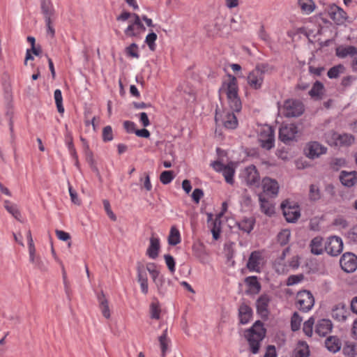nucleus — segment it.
Returning a JSON list of instances; mask_svg holds the SVG:
<instances>
[{
	"mask_svg": "<svg viewBox=\"0 0 357 357\" xmlns=\"http://www.w3.org/2000/svg\"><path fill=\"white\" fill-rule=\"evenodd\" d=\"M98 300L99 302V307L104 317L106 319L110 318V310L109 307V303L105 298V295L102 291L98 295Z\"/></svg>",
	"mask_w": 357,
	"mask_h": 357,
	"instance_id": "obj_28",
	"label": "nucleus"
},
{
	"mask_svg": "<svg viewBox=\"0 0 357 357\" xmlns=\"http://www.w3.org/2000/svg\"><path fill=\"white\" fill-rule=\"evenodd\" d=\"M302 319L298 313L295 312L291 319V328L292 331H297L299 330L301 324Z\"/></svg>",
	"mask_w": 357,
	"mask_h": 357,
	"instance_id": "obj_46",
	"label": "nucleus"
},
{
	"mask_svg": "<svg viewBox=\"0 0 357 357\" xmlns=\"http://www.w3.org/2000/svg\"><path fill=\"white\" fill-rule=\"evenodd\" d=\"M254 69L264 76L265 73L273 70L274 68L267 63H257Z\"/></svg>",
	"mask_w": 357,
	"mask_h": 357,
	"instance_id": "obj_52",
	"label": "nucleus"
},
{
	"mask_svg": "<svg viewBox=\"0 0 357 357\" xmlns=\"http://www.w3.org/2000/svg\"><path fill=\"white\" fill-rule=\"evenodd\" d=\"M13 115V110L12 105H11L10 102H8L7 106H6V116L8 119L9 128H10V133H11L12 139H13V137H14Z\"/></svg>",
	"mask_w": 357,
	"mask_h": 357,
	"instance_id": "obj_43",
	"label": "nucleus"
},
{
	"mask_svg": "<svg viewBox=\"0 0 357 357\" xmlns=\"http://www.w3.org/2000/svg\"><path fill=\"white\" fill-rule=\"evenodd\" d=\"M244 282L248 287L246 291L248 294H257L261 291V286L257 276H248L245 278Z\"/></svg>",
	"mask_w": 357,
	"mask_h": 357,
	"instance_id": "obj_20",
	"label": "nucleus"
},
{
	"mask_svg": "<svg viewBox=\"0 0 357 357\" xmlns=\"http://www.w3.org/2000/svg\"><path fill=\"white\" fill-rule=\"evenodd\" d=\"M137 281L141 282L142 280H147V274L146 271V268L143 263L141 261H138L137 263Z\"/></svg>",
	"mask_w": 357,
	"mask_h": 357,
	"instance_id": "obj_42",
	"label": "nucleus"
},
{
	"mask_svg": "<svg viewBox=\"0 0 357 357\" xmlns=\"http://www.w3.org/2000/svg\"><path fill=\"white\" fill-rule=\"evenodd\" d=\"M252 308L245 303H242L238 308V317L241 324H247L252 317Z\"/></svg>",
	"mask_w": 357,
	"mask_h": 357,
	"instance_id": "obj_19",
	"label": "nucleus"
},
{
	"mask_svg": "<svg viewBox=\"0 0 357 357\" xmlns=\"http://www.w3.org/2000/svg\"><path fill=\"white\" fill-rule=\"evenodd\" d=\"M40 9L45 20L52 19L54 15V8L50 0H40Z\"/></svg>",
	"mask_w": 357,
	"mask_h": 357,
	"instance_id": "obj_26",
	"label": "nucleus"
},
{
	"mask_svg": "<svg viewBox=\"0 0 357 357\" xmlns=\"http://www.w3.org/2000/svg\"><path fill=\"white\" fill-rule=\"evenodd\" d=\"M262 188L264 192L268 195L276 196L278 193L279 185L278 182L269 177L263 178Z\"/></svg>",
	"mask_w": 357,
	"mask_h": 357,
	"instance_id": "obj_16",
	"label": "nucleus"
},
{
	"mask_svg": "<svg viewBox=\"0 0 357 357\" xmlns=\"http://www.w3.org/2000/svg\"><path fill=\"white\" fill-rule=\"evenodd\" d=\"M68 190H69V194L70 196L71 202L76 205H78V206L80 205L81 200L78 198L77 192L75 190H73V188L70 185V183H68Z\"/></svg>",
	"mask_w": 357,
	"mask_h": 357,
	"instance_id": "obj_57",
	"label": "nucleus"
},
{
	"mask_svg": "<svg viewBox=\"0 0 357 357\" xmlns=\"http://www.w3.org/2000/svg\"><path fill=\"white\" fill-rule=\"evenodd\" d=\"M304 279V275L303 274L298 275H291L288 277L287 280V285L292 286L298 282H301Z\"/></svg>",
	"mask_w": 357,
	"mask_h": 357,
	"instance_id": "obj_54",
	"label": "nucleus"
},
{
	"mask_svg": "<svg viewBox=\"0 0 357 357\" xmlns=\"http://www.w3.org/2000/svg\"><path fill=\"white\" fill-rule=\"evenodd\" d=\"M264 75L253 69L247 77L248 84L253 89H260L264 82Z\"/></svg>",
	"mask_w": 357,
	"mask_h": 357,
	"instance_id": "obj_14",
	"label": "nucleus"
},
{
	"mask_svg": "<svg viewBox=\"0 0 357 357\" xmlns=\"http://www.w3.org/2000/svg\"><path fill=\"white\" fill-rule=\"evenodd\" d=\"M137 50L138 45L136 43H133L126 48L125 52L127 54V56L130 57L138 59L139 57V54L137 52Z\"/></svg>",
	"mask_w": 357,
	"mask_h": 357,
	"instance_id": "obj_50",
	"label": "nucleus"
},
{
	"mask_svg": "<svg viewBox=\"0 0 357 357\" xmlns=\"http://www.w3.org/2000/svg\"><path fill=\"white\" fill-rule=\"evenodd\" d=\"M45 22L46 25L47 34L50 36L51 38H54L55 36V29L53 27L52 19L45 20Z\"/></svg>",
	"mask_w": 357,
	"mask_h": 357,
	"instance_id": "obj_60",
	"label": "nucleus"
},
{
	"mask_svg": "<svg viewBox=\"0 0 357 357\" xmlns=\"http://www.w3.org/2000/svg\"><path fill=\"white\" fill-rule=\"evenodd\" d=\"M346 305L343 303H340L335 305L332 309V317L338 321H344L347 319Z\"/></svg>",
	"mask_w": 357,
	"mask_h": 357,
	"instance_id": "obj_24",
	"label": "nucleus"
},
{
	"mask_svg": "<svg viewBox=\"0 0 357 357\" xmlns=\"http://www.w3.org/2000/svg\"><path fill=\"white\" fill-rule=\"evenodd\" d=\"M258 141L261 148L269 151L275 146V132L272 127L268 126L261 130Z\"/></svg>",
	"mask_w": 357,
	"mask_h": 357,
	"instance_id": "obj_4",
	"label": "nucleus"
},
{
	"mask_svg": "<svg viewBox=\"0 0 357 357\" xmlns=\"http://www.w3.org/2000/svg\"><path fill=\"white\" fill-rule=\"evenodd\" d=\"M135 123L130 121H126L123 123V128L128 133H135Z\"/></svg>",
	"mask_w": 357,
	"mask_h": 357,
	"instance_id": "obj_62",
	"label": "nucleus"
},
{
	"mask_svg": "<svg viewBox=\"0 0 357 357\" xmlns=\"http://www.w3.org/2000/svg\"><path fill=\"white\" fill-rule=\"evenodd\" d=\"M298 4L302 11L307 14L311 13L315 8L312 0H298Z\"/></svg>",
	"mask_w": 357,
	"mask_h": 357,
	"instance_id": "obj_37",
	"label": "nucleus"
},
{
	"mask_svg": "<svg viewBox=\"0 0 357 357\" xmlns=\"http://www.w3.org/2000/svg\"><path fill=\"white\" fill-rule=\"evenodd\" d=\"M324 89V84L319 81H316L309 91V95L312 98L317 97L318 99H321V96L323 95Z\"/></svg>",
	"mask_w": 357,
	"mask_h": 357,
	"instance_id": "obj_35",
	"label": "nucleus"
},
{
	"mask_svg": "<svg viewBox=\"0 0 357 357\" xmlns=\"http://www.w3.org/2000/svg\"><path fill=\"white\" fill-rule=\"evenodd\" d=\"M266 329L261 321H256L253 325L244 333V336L247 340L250 350L253 354L259 352L261 342L266 337Z\"/></svg>",
	"mask_w": 357,
	"mask_h": 357,
	"instance_id": "obj_2",
	"label": "nucleus"
},
{
	"mask_svg": "<svg viewBox=\"0 0 357 357\" xmlns=\"http://www.w3.org/2000/svg\"><path fill=\"white\" fill-rule=\"evenodd\" d=\"M155 284L157 287L158 294L164 296L169 291V288L172 286V282L169 279L166 280L165 276L161 275L160 280L158 281Z\"/></svg>",
	"mask_w": 357,
	"mask_h": 357,
	"instance_id": "obj_30",
	"label": "nucleus"
},
{
	"mask_svg": "<svg viewBox=\"0 0 357 357\" xmlns=\"http://www.w3.org/2000/svg\"><path fill=\"white\" fill-rule=\"evenodd\" d=\"M281 208L288 222H296L301 216L299 206L297 203L285 200L281 204Z\"/></svg>",
	"mask_w": 357,
	"mask_h": 357,
	"instance_id": "obj_3",
	"label": "nucleus"
},
{
	"mask_svg": "<svg viewBox=\"0 0 357 357\" xmlns=\"http://www.w3.org/2000/svg\"><path fill=\"white\" fill-rule=\"evenodd\" d=\"M348 238L351 241L357 243V227H354L348 232Z\"/></svg>",
	"mask_w": 357,
	"mask_h": 357,
	"instance_id": "obj_64",
	"label": "nucleus"
},
{
	"mask_svg": "<svg viewBox=\"0 0 357 357\" xmlns=\"http://www.w3.org/2000/svg\"><path fill=\"white\" fill-rule=\"evenodd\" d=\"M33 265L35 268L38 269L41 272H47L48 271L47 266L42 260L40 256H36L33 257V261H30Z\"/></svg>",
	"mask_w": 357,
	"mask_h": 357,
	"instance_id": "obj_47",
	"label": "nucleus"
},
{
	"mask_svg": "<svg viewBox=\"0 0 357 357\" xmlns=\"http://www.w3.org/2000/svg\"><path fill=\"white\" fill-rule=\"evenodd\" d=\"M333 324L328 319H322L317 321L315 326V333L320 337H325L331 332Z\"/></svg>",
	"mask_w": 357,
	"mask_h": 357,
	"instance_id": "obj_15",
	"label": "nucleus"
},
{
	"mask_svg": "<svg viewBox=\"0 0 357 357\" xmlns=\"http://www.w3.org/2000/svg\"><path fill=\"white\" fill-rule=\"evenodd\" d=\"M291 232L289 229H283L278 234V242L280 245L284 246L287 245L290 238Z\"/></svg>",
	"mask_w": 357,
	"mask_h": 357,
	"instance_id": "obj_40",
	"label": "nucleus"
},
{
	"mask_svg": "<svg viewBox=\"0 0 357 357\" xmlns=\"http://www.w3.org/2000/svg\"><path fill=\"white\" fill-rule=\"evenodd\" d=\"M54 96L57 110L60 114H63L64 112V107L63 106V98L61 91L60 89H56L54 91Z\"/></svg>",
	"mask_w": 357,
	"mask_h": 357,
	"instance_id": "obj_41",
	"label": "nucleus"
},
{
	"mask_svg": "<svg viewBox=\"0 0 357 357\" xmlns=\"http://www.w3.org/2000/svg\"><path fill=\"white\" fill-rule=\"evenodd\" d=\"M229 81L228 82H223L222 86L220 88L219 93L225 89L228 100V103L232 112H227L225 119H220L221 115L218 112V109L215 110V121L218 123L221 121L224 126L227 129H235L238 126V120L235 112H239L242 109V103L238 96V86L237 79L235 76L228 74Z\"/></svg>",
	"mask_w": 357,
	"mask_h": 357,
	"instance_id": "obj_1",
	"label": "nucleus"
},
{
	"mask_svg": "<svg viewBox=\"0 0 357 357\" xmlns=\"http://www.w3.org/2000/svg\"><path fill=\"white\" fill-rule=\"evenodd\" d=\"M327 10L331 19L337 25L343 24L347 19V13L335 4L329 6Z\"/></svg>",
	"mask_w": 357,
	"mask_h": 357,
	"instance_id": "obj_11",
	"label": "nucleus"
},
{
	"mask_svg": "<svg viewBox=\"0 0 357 357\" xmlns=\"http://www.w3.org/2000/svg\"><path fill=\"white\" fill-rule=\"evenodd\" d=\"M4 207L15 219L20 220L21 213L15 204H12L8 200H6L4 202Z\"/></svg>",
	"mask_w": 357,
	"mask_h": 357,
	"instance_id": "obj_38",
	"label": "nucleus"
},
{
	"mask_svg": "<svg viewBox=\"0 0 357 357\" xmlns=\"http://www.w3.org/2000/svg\"><path fill=\"white\" fill-rule=\"evenodd\" d=\"M332 138L335 140V145L350 146L354 142V137L351 134L333 132Z\"/></svg>",
	"mask_w": 357,
	"mask_h": 357,
	"instance_id": "obj_23",
	"label": "nucleus"
},
{
	"mask_svg": "<svg viewBox=\"0 0 357 357\" xmlns=\"http://www.w3.org/2000/svg\"><path fill=\"white\" fill-rule=\"evenodd\" d=\"M309 198L314 202L321 198V191L319 188L314 184L310 185Z\"/></svg>",
	"mask_w": 357,
	"mask_h": 357,
	"instance_id": "obj_45",
	"label": "nucleus"
},
{
	"mask_svg": "<svg viewBox=\"0 0 357 357\" xmlns=\"http://www.w3.org/2000/svg\"><path fill=\"white\" fill-rule=\"evenodd\" d=\"M343 250V242L340 237L333 236L328 238L324 250L331 256H338Z\"/></svg>",
	"mask_w": 357,
	"mask_h": 357,
	"instance_id": "obj_8",
	"label": "nucleus"
},
{
	"mask_svg": "<svg viewBox=\"0 0 357 357\" xmlns=\"http://www.w3.org/2000/svg\"><path fill=\"white\" fill-rule=\"evenodd\" d=\"M325 345L328 351L336 353L340 350L342 344L337 337L330 336L326 338Z\"/></svg>",
	"mask_w": 357,
	"mask_h": 357,
	"instance_id": "obj_29",
	"label": "nucleus"
},
{
	"mask_svg": "<svg viewBox=\"0 0 357 357\" xmlns=\"http://www.w3.org/2000/svg\"><path fill=\"white\" fill-rule=\"evenodd\" d=\"M283 109L284 115L288 118L298 117L304 112L303 103L298 100L291 99L284 101Z\"/></svg>",
	"mask_w": 357,
	"mask_h": 357,
	"instance_id": "obj_6",
	"label": "nucleus"
},
{
	"mask_svg": "<svg viewBox=\"0 0 357 357\" xmlns=\"http://www.w3.org/2000/svg\"><path fill=\"white\" fill-rule=\"evenodd\" d=\"M181 242V235L176 226H172L168 236V243L170 245H176Z\"/></svg>",
	"mask_w": 357,
	"mask_h": 357,
	"instance_id": "obj_33",
	"label": "nucleus"
},
{
	"mask_svg": "<svg viewBox=\"0 0 357 357\" xmlns=\"http://www.w3.org/2000/svg\"><path fill=\"white\" fill-rule=\"evenodd\" d=\"M264 260L262 253L259 250L250 253L246 264L247 268L251 272H261V264Z\"/></svg>",
	"mask_w": 357,
	"mask_h": 357,
	"instance_id": "obj_12",
	"label": "nucleus"
},
{
	"mask_svg": "<svg viewBox=\"0 0 357 357\" xmlns=\"http://www.w3.org/2000/svg\"><path fill=\"white\" fill-rule=\"evenodd\" d=\"M158 341L160 342V349L168 345L169 340L167 337V329H165L162 334L158 337Z\"/></svg>",
	"mask_w": 357,
	"mask_h": 357,
	"instance_id": "obj_59",
	"label": "nucleus"
},
{
	"mask_svg": "<svg viewBox=\"0 0 357 357\" xmlns=\"http://www.w3.org/2000/svg\"><path fill=\"white\" fill-rule=\"evenodd\" d=\"M305 155L309 159H316L327 152V148L317 141L307 143L304 147Z\"/></svg>",
	"mask_w": 357,
	"mask_h": 357,
	"instance_id": "obj_7",
	"label": "nucleus"
},
{
	"mask_svg": "<svg viewBox=\"0 0 357 357\" xmlns=\"http://www.w3.org/2000/svg\"><path fill=\"white\" fill-rule=\"evenodd\" d=\"M132 17L135 19L134 22H132L134 26H136L137 29L143 31H145L146 28L143 23L142 22L140 17L137 13H132Z\"/></svg>",
	"mask_w": 357,
	"mask_h": 357,
	"instance_id": "obj_63",
	"label": "nucleus"
},
{
	"mask_svg": "<svg viewBox=\"0 0 357 357\" xmlns=\"http://www.w3.org/2000/svg\"><path fill=\"white\" fill-rule=\"evenodd\" d=\"M102 204H103L104 208H105L107 215L109 217V218L111 220H112L113 221H116V216L111 209V206H110L109 202L107 199H104L102 201Z\"/></svg>",
	"mask_w": 357,
	"mask_h": 357,
	"instance_id": "obj_56",
	"label": "nucleus"
},
{
	"mask_svg": "<svg viewBox=\"0 0 357 357\" xmlns=\"http://www.w3.org/2000/svg\"><path fill=\"white\" fill-rule=\"evenodd\" d=\"M347 162L344 158H335L330 162V167L333 171H338L341 167L346 166Z\"/></svg>",
	"mask_w": 357,
	"mask_h": 357,
	"instance_id": "obj_44",
	"label": "nucleus"
},
{
	"mask_svg": "<svg viewBox=\"0 0 357 357\" xmlns=\"http://www.w3.org/2000/svg\"><path fill=\"white\" fill-rule=\"evenodd\" d=\"M174 178V175L172 171H164L160 174V181L162 184L167 185L171 183Z\"/></svg>",
	"mask_w": 357,
	"mask_h": 357,
	"instance_id": "obj_49",
	"label": "nucleus"
},
{
	"mask_svg": "<svg viewBox=\"0 0 357 357\" xmlns=\"http://www.w3.org/2000/svg\"><path fill=\"white\" fill-rule=\"evenodd\" d=\"M55 233H56L57 238L59 240L63 241H67L70 240L71 238L69 233L66 232L62 230L56 229Z\"/></svg>",
	"mask_w": 357,
	"mask_h": 357,
	"instance_id": "obj_61",
	"label": "nucleus"
},
{
	"mask_svg": "<svg viewBox=\"0 0 357 357\" xmlns=\"http://www.w3.org/2000/svg\"><path fill=\"white\" fill-rule=\"evenodd\" d=\"M204 196V192L200 188H195L191 195L193 202L196 204H199L200 199Z\"/></svg>",
	"mask_w": 357,
	"mask_h": 357,
	"instance_id": "obj_58",
	"label": "nucleus"
},
{
	"mask_svg": "<svg viewBox=\"0 0 357 357\" xmlns=\"http://www.w3.org/2000/svg\"><path fill=\"white\" fill-rule=\"evenodd\" d=\"M296 303L300 310L307 312L313 307L314 298L310 291L302 290L298 291L296 295Z\"/></svg>",
	"mask_w": 357,
	"mask_h": 357,
	"instance_id": "obj_5",
	"label": "nucleus"
},
{
	"mask_svg": "<svg viewBox=\"0 0 357 357\" xmlns=\"http://www.w3.org/2000/svg\"><path fill=\"white\" fill-rule=\"evenodd\" d=\"M160 249V239L154 237L153 234L150 238V244L146 250V255L153 259L158 257L159 251Z\"/></svg>",
	"mask_w": 357,
	"mask_h": 357,
	"instance_id": "obj_21",
	"label": "nucleus"
},
{
	"mask_svg": "<svg viewBox=\"0 0 357 357\" xmlns=\"http://www.w3.org/2000/svg\"><path fill=\"white\" fill-rule=\"evenodd\" d=\"M102 140L105 142L112 141L113 139L112 128L110 126H107L102 130Z\"/></svg>",
	"mask_w": 357,
	"mask_h": 357,
	"instance_id": "obj_53",
	"label": "nucleus"
},
{
	"mask_svg": "<svg viewBox=\"0 0 357 357\" xmlns=\"http://www.w3.org/2000/svg\"><path fill=\"white\" fill-rule=\"evenodd\" d=\"M255 219L253 218H245L241 222H237L239 229L249 234L253 229Z\"/></svg>",
	"mask_w": 357,
	"mask_h": 357,
	"instance_id": "obj_31",
	"label": "nucleus"
},
{
	"mask_svg": "<svg viewBox=\"0 0 357 357\" xmlns=\"http://www.w3.org/2000/svg\"><path fill=\"white\" fill-rule=\"evenodd\" d=\"M323 238L317 236L313 238L310 243V248L311 252L314 255H320L324 252V248L322 246Z\"/></svg>",
	"mask_w": 357,
	"mask_h": 357,
	"instance_id": "obj_27",
	"label": "nucleus"
},
{
	"mask_svg": "<svg viewBox=\"0 0 357 357\" xmlns=\"http://www.w3.org/2000/svg\"><path fill=\"white\" fill-rule=\"evenodd\" d=\"M340 181L345 187H353L357 183V172L342 171L340 174Z\"/></svg>",
	"mask_w": 357,
	"mask_h": 357,
	"instance_id": "obj_18",
	"label": "nucleus"
},
{
	"mask_svg": "<svg viewBox=\"0 0 357 357\" xmlns=\"http://www.w3.org/2000/svg\"><path fill=\"white\" fill-rule=\"evenodd\" d=\"M259 201L260 203V208L261 212L264 214L271 216L275 213L274 206L269 204L268 200L262 195L259 196Z\"/></svg>",
	"mask_w": 357,
	"mask_h": 357,
	"instance_id": "obj_32",
	"label": "nucleus"
},
{
	"mask_svg": "<svg viewBox=\"0 0 357 357\" xmlns=\"http://www.w3.org/2000/svg\"><path fill=\"white\" fill-rule=\"evenodd\" d=\"M340 264L344 272L353 273L357 268V256L351 252H346L341 257Z\"/></svg>",
	"mask_w": 357,
	"mask_h": 357,
	"instance_id": "obj_10",
	"label": "nucleus"
},
{
	"mask_svg": "<svg viewBox=\"0 0 357 357\" xmlns=\"http://www.w3.org/2000/svg\"><path fill=\"white\" fill-rule=\"evenodd\" d=\"M160 306L156 298H153L150 305V317L153 319H159L160 317Z\"/></svg>",
	"mask_w": 357,
	"mask_h": 357,
	"instance_id": "obj_34",
	"label": "nucleus"
},
{
	"mask_svg": "<svg viewBox=\"0 0 357 357\" xmlns=\"http://www.w3.org/2000/svg\"><path fill=\"white\" fill-rule=\"evenodd\" d=\"M222 174L225 177V181L232 185L234 182V176L235 173V169L232 165H227V166L222 170Z\"/></svg>",
	"mask_w": 357,
	"mask_h": 357,
	"instance_id": "obj_36",
	"label": "nucleus"
},
{
	"mask_svg": "<svg viewBox=\"0 0 357 357\" xmlns=\"http://www.w3.org/2000/svg\"><path fill=\"white\" fill-rule=\"evenodd\" d=\"M314 324V319L313 317H310L308 320L304 322L303 331L304 333L308 336L311 337L313 332V326Z\"/></svg>",
	"mask_w": 357,
	"mask_h": 357,
	"instance_id": "obj_48",
	"label": "nucleus"
},
{
	"mask_svg": "<svg viewBox=\"0 0 357 357\" xmlns=\"http://www.w3.org/2000/svg\"><path fill=\"white\" fill-rule=\"evenodd\" d=\"M51 252H52V255L54 259H55V261L59 264V265L61 268L62 278H63V284H64L65 291L68 296V298L69 300H70V290L69 282L67 280V274L66 272V269H65V267H64V265H63L62 261L61 259H59V258L57 257L56 252L54 250V248L53 247V245H52Z\"/></svg>",
	"mask_w": 357,
	"mask_h": 357,
	"instance_id": "obj_22",
	"label": "nucleus"
},
{
	"mask_svg": "<svg viewBox=\"0 0 357 357\" xmlns=\"http://www.w3.org/2000/svg\"><path fill=\"white\" fill-rule=\"evenodd\" d=\"M344 69L345 68L342 64L334 66L328 70L327 75L330 79H336L340 73L344 72Z\"/></svg>",
	"mask_w": 357,
	"mask_h": 357,
	"instance_id": "obj_39",
	"label": "nucleus"
},
{
	"mask_svg": "<svg viewBox=\"0 0 357 357\" xmlns=\"http://www.w3.org/2000/svg\"><path fill=\"white\" fill-rule=\"evenodd\" d=\"M298 131V127L294 123L284 126L279 130V139L284 144H289L291 142L296 140Z\"/></svg>",
	"mask_w": 357,
	"mask_h": 357,
	"instance_id": "obj_9",
	"label": "nucleus"
},
{
	"mask_svg": "<svg viewBox=\"0 0 357 357\" xmlns=\"http://www.w3.org/2000/svg\"><path fill=\"white\" fill-rule=\"evenodd\" d=\"M270 298L267 294L261 295L256 301V307L257 314L263 319H267L268 316V304Z\"/></svg>",
	"mask_w": 357,
	"mask_h": 357,
	"instance_id": "obj_13",
	"label": "nucleus"
},
{
	"mask_svg": "<svg viewBox=\"0 0 357 357\" xmlns=\"http://www.w3.org/2000/svg\"><path fill=\"white\" fill-rule=\"evenodd\" d=\"M245 178L248 185H253L258 184L259 182V174L253 165L247 167L245 169Z\"/></svg>",
	"mask_w": 357,
	"mask_h": 357,
	"instance_id": "obj_17",
	"label": "nucleus"
},
{
	"mask_svg": "<svg viewBox=\"0 0 357 357\" xmlns=\"http://www.w3.org/2000/svg\"><path fill=\"white\" fill-rule=\"evenodd\" d=\"M164 259L168 269L172 273H174L175 272L176 264L174 257L172 255L167 254L164 255Z\"/></svg>",
	"mask_w": 357,
	"mask_h": 357,
	"instance_id": "obj_55",
	"label": "nucleus"
},
{
	"mask_svg": "<svg viewBox=\"0 0 357 357\" xmlns=\"http://www.w3.org/2000/svg\"><path fill=\"white\" fill-rule=\"evenodd\" d=\"M157 37L158 36H157L156 33L153 31L149 33L146 37L145 43L147 44V45L149 46V48L151 51H154L155 49V42L157 40Z\"/></svg>",
	"mask_w": 357,
	"mask_h": 357,
	"instance_id": "obj_51",
	"label": "nucleus"
},
{
	"mask_svg": "<svg viewBox=\"0 0 357 357\" xmlns=\"http://www.w3.org/2000/svg\"><path fill=\"white\" fill-rule=\"evenodd\" d=\"M335 54L337 57L344 59L347 56H353L357 55V48L352 45L344 47L340 45L335 49Z\"/></svg>",
	"mask_w": 357,
	"mask_h": 357,
	"instance_id": "obj_25",
	"label": "nucleus"
}]
</instances>
